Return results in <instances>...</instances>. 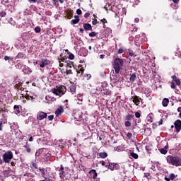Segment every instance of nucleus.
<instances>
[{
    "label": "nucleus",
    "instance_id": "nucleus-6",
    "mask_svg": "<svg viewBox=\"0 0 181 181\" xmlns=\"http://www.w3.org/2000/svg\"><path fill=\"white\" fill-rule=\"evenodd\" d=\"M47 117V113L45 112H38L37 114V119L42 121V119H45V118Z\"/></svg>",
    "mask_w": 181,
    "mask_h": 181
},
{
    "label": "nucleus",
    "instance_id": "nucleus-28",
    "mask_svg": "<svg viewBox=\"0 0 181 181\" xmlns=\"http://www.w3.org/2000/svg\"><path fill=\"white\" fill-rule=\"evenodd\" d=\"M40 27H35V32H36V33H40Z\"/></svg>",
    "mask_w": 181,
    "mask_h": 181
},
{
    "label": "nucleus",
    "instance_id": "nucleus-39",
    "mask_svg": "<svg viewBox=\"0 0 181 181\" xmlns=\"http://www.w3.org/2000/svg\"><path fill=\"white\" fill-rule=\"evenodd\" d=\"M175 83H176L177 86H180L181 84V82H180V80L179 79H177Z\"/></svg>",
    "mask_w": 181,
    "mask_h": 181
},
{
    "label": "nucleus",
    "instance_id": "nucleus-38",
    "mask_svg": "<svg viewBox=\"0 0 181 181\" xmlns=\"http://www.w3.org/2000/svg\"><path fill=\"white\" fill-rule=\"evenodd\" d=\"M171 88H176V84L175 83V82H171Z\"/></svg>",
    "mask_w": 181,
    "mask_h": 181
},
{
    "label": "nucleus",
    "instance_id": "nucleus-45",
    "mask_svg": "<svg viewBox=\"0 0 181 181\" xmlns=\"http://www.w3.org/2000/svg\"><path fill=\"white\" fill-rule=\"evenodd\" d=\"M131 118H132V116L131 115H127V116L126 117V119H127V120L131 119Z\"/></svg>",
    "mask_w": 181,
    "mask_h": 181
},
{
    "label": "nucleus",
    "instance_id": "nucleus-10",
    "mask_svg": "<svg viewBox=\"0 0 181 181\" xmlns=\"http://www.w3.org/2000/svg\"><path fill=\"white\" fill-rule=\"evenodd\" d=\"M62 112H64V109L63 106L59 107L57 110L55 111L56 117H60V115H62Z\"/></svg>",
    "mask_w": 181,
    "mask_h": 181
},
{
    "label": "nucleus",
    "instance_id": "nucleus-58",
    "mask_svg": "<svg viewBox=\"0 0 181 181\" xmlns=\"http://www.w3.org/2000/svg\"><path fill=\"white\" fill-rule=\"evenodd\" d=\"M173 1L174 2V4H177V2H179V0H173Z\"/></svg>",
    "mask_w": 181,
    "mask_h": 181
},
{
    "label": "nucleus",
    "instance_id": "nucleus-4",
    "mask_svg": "<svg viewBox=\"0 0 181 181\" xmlns=\"http://www.w3.org/2000/svg\"><path fill=\"white\" fill-rule=\"evenodd\" d=\"M3 160L5 163H10L11 160L13 158V153L11 151L6 152L2 155Z\"/></svg>",
    "mask_w": 181,
    "mask_h": 181
},
{
    "label": "nucleus",
    "instance_id": "nucleus-53",
    "mask_svg": "<svg viewBox=\"0 0 181 181\" xmlns=\"http://www.w3.org/2000/svg\"><path fill=\"white\" fill-rule=\"evenodd\" d=\"M134 22H136V23H138V22H139V18H136L134 19Z\"/></svg>",
    "mask_w": 181,
    "mask_h": 181
},
{
    "label": "nucleus",
    "instance_id": "nucleus-12",
    "mask_svg": "<svg viewBox=\"0 0 181 181\" xmlns=\"http://www.w3.org/2000/svg\"><path fill=\"white\" fill-rule=\"evenodd\" d=\"M48 63H47V59H42L41 60V62L40 64V67H41L42 69L46 67V66H47Z\"/></svg>",
    "mask_w": 181,
    "mask_h": 181
},
{
    "label": "nucleus",
    "instance_id": "nucleus-47",
    "mask_svg": "<svg viewBox=\"0 0 181 181\" xmlns=\"http://www.w3.org/2000/svg\"><path fill=\"white\" fill-rule=\"evenodd\" d=\"M100 22H102L103 25H105V23H107V20H105V18H103L100 21Z\"/></svg>",
    "mask_w": 181,
    "mask_h": 181
},
{
    "label": "nucleus",
    "instance_id": "nucleus-26",
    "mask_svg": "<svg viewBox=\"0 0 181 181\" xmlns=\"http://www.w3.org/2000/svg\"><path fill=\"white\" fill-rule=\"evenodd\" d=\"M131 156L134 158V159H138V154L135 153H131Z\"/></svg>",
    "mask_w": 181,
    "mask_h": 181
},
{
    "label": "nucleus",
    "instance_id": "nucleus-8",
    "mask_svg": "<svg viewBox=\"0 0 181 181\" xmlns=\"http://www.w3.org/2000/svg\"><path fill=\"white\" fill-rule=\"evenodd\" d=\"M25 98L26 100H35V98H36V95L32 92H27Z\"/></svg>",
    "mask_w": 181,
    "mask_h": 181
},
{
    "label": "nucleus",
    "instance_id": "nucleus-17",
    "mask_svg": "<svg viewBox=\"0 0 181 181\" xmlns=\"http://www.w3.org/2000/svg\"><path fill=\"white\" fill-rule=\"evenodd\" d=\"M78 22H80V18H78V16H75V19L71 20V23L74 25H77Z\"/></svg>",
    "mask_w": 181,
    "mask_h": 181
},
{
    "label": "nucleus",
    "instance_id": "nucleus-16",
    "mask_svg": "<svg viewBox=\"0 0 181 181\" xmlns=\"http://www.w3.org/2000/svg\"><path fill=\"white\" fill-rule=\"evenodd\" d=\"M168 104H169V99L168 98H164L162 101L163 107H168Z\"/></svg>",
    "mask_w": 181,
    "mask_h": 181
},
{
    "label": "nucleus",
    "instance_id": "nucleus-64",
    "mask_svg": "<svg viewBox=\"0 0 181 181\" xmlns=\"http://www.w3.org/2000/svg\"><path fill=\"white\" fill-rule=\"evenodd\" d=\"M30 1L33 2V4H35L36 0H30Z\"/></svg>",
    "mask_w": 181,
    "mask_h": 181
},
{
    "label": "nucleus",
    "instance_id": "nucleus-54",
    "mask_svg": "<svg viewBox=\"0 0 181 181\" xmlns=\"http://www.w3.org/2000/svg\"><path fill=\"white\" fill-rule=\"evenodd\" d=\"M165 180H166V181H170L171 180H170V177H165Z\"/></svg>",
    "mask_w": 181,
    "mask_h": 181
},
{
    "label": "nucleus",
    "instance_id": "nucleus-41",
    "mask_svg": "<svg viewBox=\"0 0 181 181\" xmlns=\"http://www.w3.org/2000/svg\"><path fill=\"white\" fill-rule=\"evenodd\" d=\"M92 23L93 25H97V23H98V21H97V19H93Z\"/></svg>",
    "mask_w": 181,
    "mask_h": 181
},
{
    "label": "nucleus",
    "instance_id": "nucleus-13",
    "mask_svg": "<svg viewBox=\"0 0 181 181\" xmlns=\"http://www.w3.org/2000/svg\"><path fill=\"white\" fill-rule=\"evenodd\" d=\"M132 98H133V103H134L136 105H139V103H141V98L138 96H134Z\"/></svg>",
    "mask_w": 181,
    "mask_h": 181
},
{
    "label": "nucleus",
    "instance_id": "nucleus-31",
    "mask_svg": "<svg viewBox=\"0 0 181 181\" xmlns=\"http://www.w3.org/2000/svg\"><path fill=\"white\" fill-rule=\"evenodd\" d=\"M125 127H131V122L127 121L124 123Z\"/></svg>",
    "mask_w": 181,
    "mask_h": 181
},
{
    "label": "nucleus",
    "instance_id": "nucleus-61",
    "mask_svg": "<svg viewBox=\"0 0 181 181\" xmlns=\"http://www.w3.org/2000/svg\"><path fill=\"white\" fill-rule=\"evenodd\" d=\"M102 166H105V161H102Z\"/></svg>",
    "mask_w": 181,
    "mask_h": 181
},
{
    "label": "nucleus",
    "instance_id": "nucleus-11",
    "mask_svg": "<svg viewBox=\"0 0 181 181\" xmlns=\"http://www.w3.org/2000/svg\"><path fill=\"white\" fill-rule=\"evenodd\" d=\"M24 176L25 177V180L26 181H35V177L33 176L32 174H26L24 175Z\"/></svg>",
    "mask_w": 181,
    "mask_h": 181
},
{
    "label": "nucleus",
    "instance_id": "nucleus-57",
    "mask_svg": "<svg viewBox=\"0 0 181 181\" xmlns=\"http://www.w3.org/2000/svg\"><path fill=\"white\" fill-rule=\"evenodd\" d=\"M79 30H80L81 33H84V30L83 28H80Z\"/></svg>",
    "mask_w": 181,
    "mask_h": 181
},
{
    "label": "nucleus",
    "instance_id": "nucleus-42",
    "mask_svg": "<svg viewBox=\"0 0 181 181\" xmlns=\"http://www.w3.org/2000/svg\"><path fill=\"white\" fill-rule=\"evenodd\" d=\"M4 125L2 124V122H0V131H3Z\"/></svg>",
    "mask_w": 181,
    "mask_h": 181
},
{
    "label": "nucleus",
    "instance_id": "nucleus-59",
    "mask_svg": "<svg viewBox=\"0 0 181 181\" xmlns=\"http://www.w3.org/2000/svg\"><path fill=\"white\" fill-rule=\"evenodd\" d=\"M54 2L56 1V0H52ZM59 2H60V4H63V0H58Z\"/></svg>",
    "mask_w": 181,
    "mask_h": 181
},
{
    "label": "nucleus",
    "instance_id": "nucleus-51",
    "mask_svg": "<svg viewBox=\"0 0 181 181\" xmlns=\"http://www.w3.org/2000/svg\"><path fill=\"white\" fill-rule=\"evenodd\" d=\"M162 124H163V119H160L158 124L162 125Z\"/></svg>",
    "mask_w": 181,
    "mask_h": 181
},
{
    "label": "nucleus",
    "instance_id": "nucleus-43",
    "mask_svg": "<svg viewBox=\"0 0 181 181\" xmlns=\"http://www.w3.org/2000/svg\"><path fill=\"white\" fill-rule=\"evenodd\" d=\"M76 13H77L78 15H81V13H82L81 10V9H77V10H76Z\"/></svg>",
    "mask_w": 181,
    "mask_h": 181
},
{
    "label": "nucleus",
    "instance_id": "nucleus-37",
    "mask_svg": "<svg viewBox=\"0 0 181 181\" xmlns=\"http://www.w3.org/2000/svg\"><path fill=\"white\" fill-rule=\"evenodd\" d=\"M69 58L70 59V60H74V54H69Z\"/></svg>",
    "mask_w": 181,
    "mask_h": 181
},
{
    "label": "nucleus",
    "instance_id": "nucleus-18",
    "mask_svg": "<svg viewBox=\"0 0 181 181\" xmlns=\"http://www.w3.org/2000/svg\"><path fill=\"white\" fill-rule=\"evenodd\" d=\"M14 112L16 114H21V110H19V105H14L13 107Z\"/></svg>",
    "mask_w": 181,
    "mask_h": 181
},
{
    "label": "nucleus",
    "instance_id": "nucleus-55",
    "mask_svg": "<svg viewBox=\"0 0 181 181\" xmlns=\"http://www.w3.org/2000/svg\"><path fill=\"white\" fill-rule=\"evenodd\" d=\"M177 112H180H180H181V107H179L177 108Z\"/></svg>",
    "mask_w": 181,
    "mask_h": 181
},
{
    "label": "nucleus",
    "instance_id": "nucleus-25",
    "mask_svg": "<svg viewBox=\"0 0 181 181\" xmlns=\"http://www.w3.org/2000/svg\"><path fill=\"white\" fill-rule=\"evenodd\" d=\"M16 59H23V54L22 52H19L16 56Z\"/></svg>",
    "mask_w": 181,
    "mask_h": 181
},
{
    "label": "nucleus",
    "instance_id": "nucleus-49",
    "mask_svg": "<svg viewBox=\"0 0 181 181\" xmlns=\"http://www.w3.org/2000/svg\"><path fill=\"white\" fill-rule=\"evenodd\" d=\"M59 66L63 67V62H62V61H60V59H59Z\"/></svg>",
    "mask_w": 181,
    "mask_h": 181
},
{
    "label": "nucleus",
    "instance_id": "nucleus-19",
    "mask_svg": "<svg viewBox=\"0 0 181 181\" xmlns=\"http://www.w3.org/2000/svg\"><path fill=\"white\" fill-rule=\"evenodd\" d=\"M83 28L85 30H91L92 29L91 25L89 23H85Z\"/></svg>",
    "mask_w": 181,
    "mask_h": 181
},
{
    "label": "nucleus",
    "instance_id": "nucleus-32",
    "mask_svg": "<svg viewBox=\"0 0 181 181\" xmlns=\"http://www.w3.org/2000/svg\"><path fill=\"white\" fill-rule=\"evenodd\" d=\"M97 34L95 33V32H92L90 33H89V36L90 37H94V36H95Z\"/></svg>",
    "mask_w": 181,
    "mask_h": 181
},
{
    "label": "nucleus",
    "instance_id": "nucleus-3",
    "mask_svg": "<svg viewBox=\"0 0 181 181\" xmlns=\"http://www.w3.org/2000/svg\"><path fill=\"white\" fill-rule=\"evenodd\" d=\"M66 91H67V89L64 86H58L52 89L53 94H55V95H59V97L64 95Z\"/></svg>",
    "mask_w": 181,
    "mask_h": 181
},
{
    "label": "nucleus",
    "instance_id": "nucleus-46",
    "mask_svg": "<svg viewBox=\"0 0 181 181\" xmlns=\"http://www.w3.org/2000/svg\"><path fill=\"white\" fill-rule=\"evenodd\" d=\"M172 78H173V81H175L176 80H177V77L176 76V75H174V76L172 77Z\"/></svg>",
    "mask_w": 181,
    "mask_h": 181
},
{
    "label": "nucleus",
    "instance_id": "nucleus-40",
    "mask_svg": "<svg viewBox=\"0 0 181 181\" xmlns=\"http://www.w3.org/2000/svg\"><path fill=\"white\" fill-rule=\"evenodd\" d=\"M54 118V115H49L48 116V119L49 121H53V119Z\"/></svg>",
    "mask_w": 181,
    "mask_h": 181
},
{
    "label": "nucleus",
    "instance_id": "nucleus-33",
    "mask_svg": "<svg viewBox=\"0 0 181 181\" xmlns=\"http://www.w3.org/2000/svg\"><path fill=\"white\" fill-rule=\"evenodd\" d=\"M135 117L136 118H141V113H139V112H136L135 113Z\"/></svg>",
    "mask_w": 181,
    "mask_h": 181
},
{
    "label": "nucleus",
    "instance_id": "nucleus-34",
    "mask_svg": "<svg viewBox=\"0 0 181 181\" xmlns=\"http://www.w3.org/2000/svg\"><path fill=\"white\" fill-rule=\"evenodd\" d=\"M146 150L147 151V152H151V151H152V148H151L150 146H146Z\"/></svg>",
    "mask_w": 181,
    "mask_h": 181
},
{
    "label": "nucleus",
    "instance_id": "nucleus-35",
    "mask_svg": "<svg viewBox=\"0 0 181 181\" xmlns=\"http://www.w3.org/2000/svg\"><path fill=\"white\" fill-rule=\"evenodd\" d=\"M24 148H25L27 152H28V153L30 152L31 149L30 148L29 146H28L25 145V146H24Z\"/></svg>",
    "mask_w": 181,
    "mask_h": 181
},
{
    "label": "nucleus",
    "instance_id": "nucleus-14",
    "mask_svg": "<svg viewBox=\"0 0 181 181\" xmlns=\"http://www.w3.org/2000/svg\"><path fill=\"white\" fill-rule=\"evenodd\" d=\"M89 174L92 175L93 179H97V176H98V174H97V172L95 171V170H90L89 171Z\"/></svg>",
    "mask_w": 181,
    "mask_h": 181
},
{
    "label": "nucleus",
    "instance_id": "nucleus-50",
    "mask_svg": "<svg viewBox=\"0 0 181 181\" xmlns=\"http://www.w3.org/2000/svg\"><path fill=\"white\" fill-rule=\"evenodd\" d=\"M88 16H90V13H85L84 18H88Z\"/></svg>",
    "mask_w": 181,
    "mask_h": 181
},
{
    "label": "nucleus",
    "instance_id": "nucleus-63",
    "mask_svg": "<svg viewBox=\"0 0 181 181\" xmlns=\"http://www.w3.org/2000/svg\"><path fill=\"white\" fill-rule=\"evenodd\" d=\"M104 57H105V55H104V54H101V55H100V59H104Z\"/></svg>",
    "mask_w": 181,
    "mask_h": 181
},
{
    "label": "nucleus",
    "instance_id": "nucleus-48",
    "mask_svg": "<svg viewBox=\"0 0 181 181\" xmlns=\"http://www.w3.org/2000/svg\"><path fill=\"white\" fill-rule=\"evenodd\" d=\"M118 53H119V54L124 53V49H119V51H118Z\"/></svg>",
    "mask_w": 181,
    "mask_h": 181
},
{
    "label": "nucleus",
    "instance_id": "nucleus-44",
    "mask_svg": "<svg viewBox=\"0 0 181 181\" xmlns=\"http://www.w3.org/2000/svg\"><path fill=\"white\" fill-rule=\"evenodd\" d=\"M66 74H73V72L71 71V69L66 70Z\"/></svg>",
    "mask_w": 181,
    "mask_h": 181
},
{
    "label": "nucleus",
    "instance_id": "nucleus-60",
    "mask_svg": "<svg viewBox=\"0 0 181 181\" xmlns=\"http://www.w3.org/2000/svg\"><path fill=\"white\" fill-rule=\"evenodd\" d=\"M129 56H134V52H129Z\"/></svg>",
    "mask_w": 181,
    "mask_h": 181
},
{
    "label": "nucleus",
    "instance_id": "nucleus-27",
    "mask_svg": "<svg viewBox=\"0 0 181 181\" xmlns=\"http://www.w3.org/2000/svg\"><path fill=\"white\" fill-rule=\"evenodd\" d=\"M177 175H175L174 173H172L170 175V179L171 180H175V177H176Z\"/></svg>",
    "mask_w": 181,
    "mask_h": 181
},
{
    "label": "nucleus",
    "instance_id": "nucleus-1",
    "mask_svg": "<svg viewBox=\"0 0 181 181\" xmlns=\"http://www.w3.org/2000/svg\"><path fill=\"white\" fill-rule=\"evenodd\" d=\"M122 66H124V60L119 58H117L115 59V62L113 64V69H115L116 74H119V71L122 69Z\"/></svg>",
    "mask_w": 181,
    "mask_h": 181
},
{
    "label": "nucleus",
    "instance_id": "nucleus-20",
    "mask_svg": "<svg viewBox=\"0 0 181 181\" xmlns=\"http://www.w3.org/2000/svg\"><path fill=\"white\" fill-rule=\"evenodd\" d=\"M136 79V74L135 73L130 75L129 81L134 82V80Z\"/></svg>",
    "mask_w": 181,
    "mask_h": 181
},
{
    "label": "nucleus",
    "instance_id": "nucleus-2",
    "mask_svg": "<svg viewBox=\"0 0 181 181\" xmlns=\"http://www.w3.org/2000/svg\"><path fill=\"white\" fill-rule=\"evenodd\" d=\"M167 162L173 166H181V158L179 157L168 156Z\"/></svg>",
    "mask_w": 181,
    "mask_h": 181
},
{
    "label": "nucleus",
    "instance_id": "nucleus-22",
    "mask_svg": "<svg viewBox=\"0 0 181 181\" xmlns=\"http://www.w3.org/2000/svg\"><path fill=\"white\" fill-rule=\"evenodd\" d=\"M40 171L41 172V173L43 176L47 175V170H46L45 168H40Z\"/></svg>",
    "mask_w": 181,
    "mask_h": 181
},
{
    "label": "nucleus",
    "instance_id": "nucleus-62",
    "mask_svg": "<svg viewBox=\"0 0 181 181\" xmlns=\"http://www.w3.org/2000/svg\"><path fill=\"white\" fill-rule=\"evenodd\" d=\"M62 170H59V176H60V177H62V175H63V173H62Z\"/></svg>",
    "mask_w": 181,
    "mask_h": 181
},
{
    "label": "nucleus",
    "instance_id": "nucleus-30",
    "mask_svg": "<svg viewBox=\"0 0 181 181\" xmlns=\"http://www.w3.org/2000/svg\"><path fill=\"white\" fill-rule=\"evenodd\" d=\"M6 16V13L5 12V11H1V13H0V16H1V18H4V16Z\"/></svg>",
    "mask_w": 181,
    "mask_h": 181
},
{
    "label": "nucleus",
    "instance_id": "nucleus-29",
    "mask_svg": "<svg viewBox=\"0 0 181 181\" xmlns=\"http://www.w3.org/2000/svg\"><path fill=\"white\" fill-rule=\"evenodd\" d=\"M77 73H81L83 74V73L84 72V69H81V68H78L77 70H76Z\"/></svg>",
    "mask_w": 181,
    "mask_h": 181
},
{
    "label": "nucleus",
    "instance_id": "nucleus-52",
    "mask_svg": "<svg viewBox=\"0 0 181 181\" xmlns=\"http://www.w3.org/2000/svg\"><path fill=\"white\" fill-rule=\"evenodd\" d=\"M29 141H30V142H33V136H30V137Z\"/></svg>",
    "mask_w": 181,
    "mask_h": 181
},
{
    "label": "nucleus",
    "instance_id": "nucleus-24",
    "mask_svg": "<svg viewBox=\"0 0 181 181\" xmlns=\"http://www.w3.org/2000/svg\"><path fill=\"white\" fill-rule=\"evenodd\" d=\"M4 60L6 62H8L9 60H13V57H8V56H5L4 57Z\"/></svg>",
    "mask_w": 181,
    "mask_h": 181
},
{
    "label": "nucleus",
    "instance_id": "nucleus-23",
    "mask_svg": "<svg viewBox=\"0 0 181 181\" xmlns=\"http://www.w3.org/2000/svg\"><path fill=\"white\" fill-rule=\"evenodd\" d=\"M23 73L28 74L30 72V69H29V67L25 66L24 69H23Z\"/></svg>",
    "mask_w": 181,
    "mask_h": 181
},
{
    "label": "nucleus",
    "instance_id": "nucleus-21",
    "mask_svg": "<svg viewBox=\"0 0 181 181\" xmlns=\"http://www.w3.org/2000/svg\"><path fill=\"white\" fill-rule=\"evenodd\" d=\"M99 156H100V158H102V159H105V158H107V156H108V154H107V153H105V152H103V153H99Z\"/></svg>",
    "mask_w": 181,
    "mask_h": 181
},
{
    "label": "nucleus",
    "instance_id": "nucleus-15",
    "mask_svg": "<svg viewBox=\"0 0 181 181\" xmlns=\"http://www.w3.org/2000/svg\"><path fill=\"white\" fill-rule=\"evenodd\" d=\"M168 144L163 148L160 150V153L163 155H166L168 153Z\"/></svg>",
    "mask_w": 181,
    "mask_h": 181
},
{
    "label": "nucleus",
    "instance_id": "nucleus-9",
    "mask_svg": "<svg viewBox=\"0 0 181 181\" xmlns=\"http://www.w3.org/2000/svg\"><path fill=\"white\" fill-rule=\"evenodd\" d=\"M79 54H80V56H83V57H86V56H87V54H88V50H87V49H86L84 47H82L80 49Z\"/></svg>",
    "mask_w": 181,
    "mask_h": 181
},
{
    "label": "nucleus",
    "instance_id": "nucleus-7",
    "mask_svg": "<svg viewBox=\"0 0 181 181\" xmlns=\"http://www.w3.org/2000/svg\"><path fill=\"white\" fill-rule=\"evenodd\" d=\"M117 163H108V165H106L105 168H107L110 170H115L117 169Z\"/></svg>",
    "mask_w": 181,
    "mask_h": 181
},
{
    "label": "nucleus",
    "instance_id": "nucleus-36",
    "mask_svg": "<svg viewBox=\"0 0 181 181\" xmlns=\"http://www.w3.org/2000/svg\"><path fill=\"white\" fill-rule=\"evenodd\" d=\"M127 136L129 138V139H131V138H132V133L128 132Z\"/></svg>",
    "mask_w": 181,
    "mask_h": 181
},
{
    "label": "nucleus",
    "instance_id": "nucleus-56",
    "mask_svg": "<svg viewBox=\"0 0 181 181\" xmlns=\"http://www.w3.org/2000/svg\"><path fill=\"white\" fill-rule=\"evenodd\" d=\"M60 62H61V63H64V62H66V59H60Z\"/></svg>",
    "mask_w": 181,
    "mask_h": 181
},
{
    "label": "nucleus",
    "instance_id": "nucleus-5",
    "mask_svg": "<svg viewBox=\"0 0 181 181\" xmlns=\"http://www.w3.org/2000/svg\"><path fill=\"white\" fill-rule=\"evenodd\" d=\"M174 127L175 129V132L179 133L181 131V120L177 119L174 123Z\"/></svg>",
    "mask_w": 181,
    "mask_h": 181
}]
</instances>
